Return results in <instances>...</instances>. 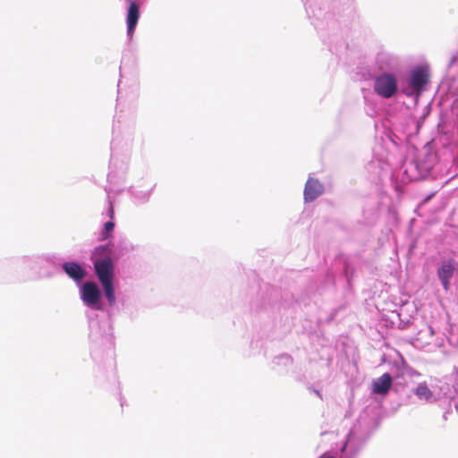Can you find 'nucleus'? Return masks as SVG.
Returning a JSON list of instances; mask_svg holds the SVG:
<instances>
[{
	"instance_id": "obj_8",
	"label": "nucleus",
	"mask_w": 458,
	"mask_h": 458,
	"mask_svg": "<svg viewBox=\"0 0 458 458\" xmlns=\"http://www.w3.org/2000/svg\"><path fill=\"white\" fill-rule=\"evenodd\" d=\"M140 18V7L136 2L130 3L127 12V32L128 35H132Z\"/></svg>"
},
{
	"instance_id": "obj_6",
	"label": "nucleus",
	"mask_w": 458,
	"mask_h": 458,
	"mask_svg": "<svg viewBox=\"0 0 458 458\" xmlns=\"http://www.w3.org/2000/svg\"><path fill=\"white\" fill-rule=\"evenodd\" d=\"M393 379L390 374L384 373L372 384V392L377 394L386 395L391 389Z\"/></svg>"
},
{
	"instance_id": "obj_13",
	"label": "nucleus",
	"mask_w": 458,
	"mask_h": 458,
	"mask_svg": "<svg viewBox=\"0 0 458 458\" xmlns=\"http://www.w3.org/2000/svg\"><path fill=\"white\" fill-rule=\"evenodd\" d=\"M320 458H335L332 455H328V454H323L322 456H320Z\"/></svg>"
},
{
	"instance_id": "obj_12",
	"label": "nucleus",
	"mask_w": 458,
	"mask_h": 458,
	"mask_svg": "<svg viewBox=\"0 0 458 458\" xmlns=\"http://www.w3.org/2000/svg\"><path fill=\"white\" fill-rule=\"evenodd\" d=\"M109 216H110L111 218L114 217V208H113L112 205L109 208Z\"/></svg>"
},
{
	"instance_id": "obj_10",
	"label": "nucleus",
	"mask_w": 458,
	"mask_h": 458,
	"mask_svg": "<svg viewBox=\"0 0 458 458\" xmlns=\"http://www.w3.org/2000/svg\"><path fill=\"white\" fill-rule=\"evenodd\" d=\"M415 394L419 398L425 400H428L432 396V392L426 383L420 384L415 390Z\"/></svg>"
},
{
	"instance_id": "obj_9",
	"label": "nucleus",
	"mask_w": 458,
	"mask_h": 458,
	"mask_svg": "<svg viewBox=\"0 0 458 458\" xmlns=\"http://www.w3.org/2000/svg\"><path fill=\"white\" fill-rule=\"evenodd\" d=\"M63 267L65 273L75 281L81 280L86 275L83 268L75 262H66Z\"/></svg>"
},
{
	"instance_id": "obj_1",
	"label": "nucleus",
	"mask_w": 458,
	"mask_h": 458,
	"mask_svg": "<svg viewBox=\"0 0 458 458\" xmlns=\"http://www.w3.org/2000/svg\"><path fill=\"white\" fill-rule=\"evenodd\" d=\"M94 267L105 292V295L110 305L115 302L114 289L113 285L114 265L110 258L98 259L94 262Z\"/></svg>"
},
{
	"instance_id": "obj_7",
	"label": "nucleus",
	"mask_w": 458,
	"mask_h": 458,
	"mask_svg": "<svg viewBox=\"0 0 458 458\" xmlns=\"http://www.w3.org/2000/svg\"><path fill=\"white\" fill-rule=\"evenodd\" d=\"M454 266L453 260L445 261L437 270V276L445 291L449 288V281L454 275Z\"/></svg>"
},
{
	"instance_id": "obj_4",
	"label": "nucleus",
	"mask_w": 458,
	"mask_h": 458,
	"mask_svg": "<svg viewBox=\"0 0 458 458\" xmlns=\"http://www.w3.org/2000/svg\"><path fill=\"white\" fill-rule=\"evenodd\" d=\"M428 79L429 74L427 69L419 67L413 70L409 82L412 92L418 95L420 94L425 85L428 84Z\"/></svg>"
},
{
	"instance_id": "obj_2",
	"label": "nucleus",
	"mask_w": 458,
	"mask_h": 458,
	"mask_svg": "<svg viewBox=\"0 0 458 458\" xmlns=\"http://www.w3.org/2000/svg\"><path fill=\"white\" fill-rule=\"evenodd\" d=\"M374 90L379 96L389 98L397 91L395 77L390 73H385L376 78Z\"/></svg>"
},
{
	"instance_id": "obj_3",
	"label": "nucleus",
	"mask_w": 458,
	"mask_h": 458,
	"mask_svg": "<svg viewBox=\"0 0 458 458\" xmlns=\"http://www.w3.org/2000/svg\"><path fill=\"white\" fill-rule=\"evenodd\" d=\"M100 296V291L94 282L84 283L81 288V299L88 306L98 309Z\"/></svg>"
},
{
	"instance_id": "obj_11",
	"label": "nucleus",
	"mask_w": 458,
	"mask_h": 458,
	"mask_svg": "<svg viewBox=\"0 0 458 458\" xmlns=\"http://www.w3.org/2000/svg\"><path fill=\"white\" fill-rule=\"evenodd\" d=\"M114 223L112 221L106 222L104 225L103 239H107L110 233L114 230Z\"/></svg>"
},
{
	"instance_id": "obj_5",
	"label": "nucleus",
	"mask_w": 458,
	"mask_h": 458,
	"mask_svg": "<svg viewBox=\"0 0 458 458\" xmlns=\"http://www.w3.org/2000/svg\"><path fill=\"white\" fill-rule=\"evenodd\" d=\"M324 191L323 184L317 179L309 178L304 187V200L311 202L322 194Z\"/></svg>"
}]
</instances>
